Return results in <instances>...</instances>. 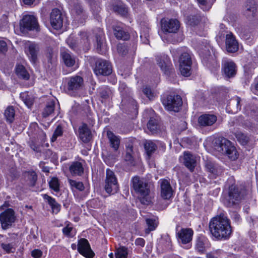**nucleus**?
<instances>
[{"label":"nucleus","mask_w":258,"mask_h":258,"mask_svg":"<svg viewBox=\"0 0 258 258\" xmlns=\"http://www.w3.org/2000/svg\"><path fill=\"white\" fill-rule=\"evenodd\" d=\"M210 233L217 240L229 239L232 232L230 220L224 214L212 218L209 223Z\"/></svg>","instance_id":"nucleus-1"},{"label":"nucleus","mask_w":258,"mask_h":258,"mask_svg":"<svg viewBox=\"0 0 258 258\" xmlns=\"http://www.w3.org/2000/svg\"><path fill=\"white\" fill-rule=\"evenodd\" d=\"M132 186L138 195L141 203L148 205L152 202L151 190L153 185L146 179L135 176L132 179Z\"/></svg>","instance_id":"nucleus-2"},{"label":"nucleus","mask_w":258,"mask_h":258,"mask_svg":"<svg viewBox=\"0 0 258 258\" xmlns=\"http://www.w3.org/2000/svg\"><path fill=\"white\" fill-rule=\"evenodd\" d=\"M216 144L217 146L218 151L225 154L231 160L234 161L238 158L239 154L235 147L232 145L230 141L226 138H219L217 140Z\"/></svg>","instance_id":"nucleus-3"},{"label":"nucleus","mask_w":258,"mask_h":258,"mask_svg":"<svg viewBox=\"0 0 258 258\" xmlns=\"http://www.w3.org/2000/svg\"><path fill=\"white\" fill-rule=\"evenodd\" d=\"M242 199L241 191L239 187L232 184L229 187L228 196L224 201V204L227 207L238 205Z\"/></svg>","instance_id":"nucleus-4"},{"label":"nucleus","mask_w":258,"mask_h":258,"mask_svg":"<svg viewBox=\"0 0 258 258\" xmlns=\"http://www.w3.org/2000/svg\"><path fill=\"white\" fill-rule=\"evenodd\" d=\"M104 189L109 195L116 194L119 190L117 177L114 172L110 169H106Z\"/></svg>","instance_id":"nucleus-5"},{"label":"nucleus","mask_w":258,"mask_h":258,"mask_svg":"<svg viewBox=\"0 0 258 258\" xmlns=\"http://www.w3.org/2000/svg\"><path fill=\"white\" fill-rule=\"evenodd\" d=\"M161 101L165 108L170 111H178L182 104L181 97L174 94L163 96Z\"/></svg>","instance_id":"nucleus-6"},{"label":"nucleus","mask_w":258,"mask_h":258,"mask_svg":"<svg viewBox=\"0 0 258 258\" xmlns=\"http://www.w3.org/2000/svg\"><path fill=\"white\" fill-rule=\"evenodd\" d=\"M221 70L223 75L227 78L234 77L237 73L236 64L227 57H224L222 60Z\"/></svg>","instance_id":"nucleus-7"},{"label":"nucleus","mask_w":258,"mask_h":258,"mask_svg":"<svg viewBox=\"0 0 258 258\" xmlns=\"http://www.w3.org/2000/svg\"><path fill=\"white\" fill-rule=\"evenodd\" d=\"M93 71L97 76H108L112 73V66L109 61L98 59L95 62Z\"/></svg>","instance_id":"nucleus-8"},{"label":"nucleus","mask_w":258,"mask_h":258,"mask_svg":"<svg viewBox=\"0 0 258 258\" xmlns=\"http://www.w3.org/2000/svg\"><path fill=\"white\" fill-rule=\"evenodd\" d=\"M20 29L25 30H39L37 20L33 15H27L23 17L20 23Z\"/></svg>","instance_id":"nucleus-9"},{"label":"nucleus","mask_w":258,"mask_h":258,"mask_svg":"<svg viewBox=\"0 0 258 258\" xmlns=\"http://www.w3.org/2000/svg\"><path fill=\"white\" fill-rule=\"evenodd\" d=\"M156 61L161 70L167 75H171L174 72L169 57L165 54L156 56Z\"/></svg>","instance_id":"nucleus-10"},{"label":"nucleus","mask_w":258,"mask_h":258,"mask_svg":"<svg viewBox=\"0 0 258 258\" xmlns=\"http://www.w3.org/2000/svg\"><path fill=\"white\" fill-rule=\"evenodd\" d=\"M84 86L83 78L78 75L70 77L68 81L67 87L70 93L77 92L83 88Z\"/></svg>","instance_id":"nucleus-11"},{"label":"nucleus","mask_w":258,"mask_h":258,"mask_svg":"<svg viewBox=\"0 0 258 258\" xmlns=\"http://www.w3.org/2000/svg\"><path fill=\"white\" fill-rule=\"evenodd\" d=\"M15 220V212L12 209H8L0 214V221L4 229L9 228Z\"/></svg>","instance_id":"nucleus-12"},{"label":"nucleus","mask_w":258,"mask_h":258,"mask_svg":"<svg viewBox=\"0 0 258 258\" xmlns=\"http://www.w3.org/2000/svg\"><path fill=\"white\" fill-rule=\"evenodd\" d=\"M161 23L162 30L164 33H175L180 27L179 22L176 19H162Z\"/></svg>","instance_id":"nucleus-13"},{"label":"nucleus","mask_w":258,"mask_h":258,"mask_svg":"<svg viewBox=\"0 0 258 258\" xmlns=\"http://www.w3.org/2000/svg\"><path fill=\"white\" fill-rule=\"evenodd\" d=\"M63 21V17L58 9H53L50 14V22L52 27L56 30L60 29Z\"/></svg>","instance_id":"nucleus-14"},{"label":"nucleus","mask_w":258,"mask_h":258,"mask_svg":"<svg viewBox=\"0 0 258 258\" xmlns=\"http://www.w3.org/2000/svg\"><path fill=\"white\" fill-rule=\"evenodd\" d=\"M78 251L87 258H92L95 254L91 249L88 241L85 238H81L78 243Z\"/></svg>","instance_id":"nucleus-15"},{"label":"nucleus","mask_w":258,"mask_h":258,"mask_svg":"<svg viewBox=\"0 0 258 258\" xmlns=\"http://www.w3.org/2000/svg\"><path fill=\"white\" fill-rule=\"evenodd\" d=\"M160 185V195L164 200H169L173 193V188L169 181L165 179H160L159 181Z\"/></svg>","instance_id":"nucleus-16"},{"label":"nucleus","mask_w":258,"mask_h":258,"mask_svg":"<svg viewBox=\"0 0 258 258\" xmlns=\"http://www.w3.org/2000/svg\"><path fill=\"white\" fill-rule=\"evenodd\" d=\"M244 15L248 18L255 17L258 13V4L254 0L247 1L244 8Z\"/></svg>","instance_id":"nucleus-17"},{"label":"nucleus","mask_w":258,"mask_h":258,"mask_svg":"<svg viewBox=\"0 0 258 258\" xmlns=\"http://www.w3.org/2000/svg\"><path fill=\"white\" fill-rule=\"evenodd\" d=\"M225 38L226 50L230 53H234L237 51L239 49V44L235 36L231 32H230L226 34Z\"/></svg>","instance_id":"nucleus-18"},{"label":"nucleus","mask_w":258,"mask_h":258,"mask_svg":"<svg viewBox=\"0 0 258 258\" xmlns=\"http://www.w3.org/2000/svg\"><path fill=\"white\" fill-rule=\"evenodd\" d=\"M217 117L214 114H204L198 118V123L200 126L204 127L213 125L217 121Z\"/></svg>","instance_id":"nucleus-19"},{"label":"nucleus","mask_w":258,"mask_h":258,"mask_svg":"<svg viewBox=\"0 0 258 258\" xmlns=\"http://www.w3.org/2000/svg\"><path fill=\"white\" fill-rule=\"evenodd\" d=\"M96 49L97 52L101 54L105 53L106 51V45L104 33L101 29H99L98 33L96 35Z\"/></svg>","instance_id":"nucleus-20"},{"label":"nucleus","mask_w":258,"mask_h":258,"mask_svg":"<svg viewBox=\"0 0 258 258\" xmlns=\"http://www.w3.org/2000/svg\"><path fill=\"white\" fill-rule=\"evenodd\" d=\"M121 106L122 109H128L132 112H137L138 109L137 102L130 96L123 97L122 99Z\"/></svg>","instance_id":"nucleus-21"},{"label":"nucleus","mask_w":258,"mask_h":258,"mask_svg":"<svg viewBox=\"0 0 258 258\" xmlns=\"http://www.w3.org/2000/svg\"><path fill=\"white\" fill-rule=\"evenodd\" d=\"M79 134L80 139L85 143H88L92 139V135L87 124L83 123L79 127Z\"/></svg>","instance_id":"nucleus-22"},{"label":"nucleus","mask_w":258,"mask_h":258,"mask_svg":"<svg viewBox=\"0 0 258 258\" xmlns=\"http://www.w3.org/2000/svg\"><path fill=\"white\" fill-rule=\"evenodd\" d=\"M183 163L190 171H194L197 164L196 156L189 152H184L183 154Z\"/></svg>","instance_id":"nucleus-23"},{"label":"nucleus","mask_w":258,"mask_h":258,"mask_svg":"<svg viewBox=\"0 0 258 258\" xmlns=\"http://www.w3.org/2000/svg\"><path fill=\"white\" fill-rule=\"evenodd\" d=\"M39 50V45L35 43H31L28 45L27 54L33 63H35L37 60V55Z\"/></svg>","instance_id":"nucleus-24"},{"label":"nucleus","mask_w":258,"mask_h":258,"mask_svg":"<svg viewBox=\"0 0 258 258\" xmlns=\"http://www.w3.org/2000/svg\"><path fill=\"white\" fill-rule=\"evenodd\" d=\"M114 34L118 39L127 40L130 38V34L123 28L122 24L113 26Z\"/></svg>","instance_id":"nucleus-25"},{"label":"nucleus","mask_w":258,"mask_h":258,"mask_svg":"<svg viewBox=\"0 0 258 258\" xmlns=\"http://www.w3.org/2000/svg\"><path fill=\"white\" fill-rule=\"evenodd\" d=\"M193 231L190 228H182L177 233L178 237L183 244L189 242L192 239Z\"/></svg>","instance_id":"nucleus-26"},{"label":"nucleus","mask_w":258,"mask_h":258,"mask_svg":"<svg viewBox=\"0 0 258 258\" xmlns=\"http://www.w3.org/2000/svg\"><path fill=\"white\" fill-rule=\"evenodd\" d=\"M241 99L236 96L232 98L226 106V109L230 113H236L241 109Z\"/></svg>","instance_id":"nucleus-27"},{"label":"nucleus","mask_w":258,"mask_h":258,"mask_svg":"<svg viewBox=\"0 0 258 258\" xmlns=\"http://www.w3.org/2000/svg\"><path fill=\"white\" fill-rule=\"evenodd\" d=\"M84 170L82 164L79 161L72 162L69 167V171L73 176H81Z\"/></svg>","instance_id":"nucleus-28"},{"label":"nucleus","mask_w":258,"mask_h":258,"mask_svg":"<svg viewBox=\"0 0 258 258\" xmlns=\"http://www.w3.org/2000/svg\"><path fill=\"white\" fill-rule=\"evenodd\" d=\"M61 56L64 64L68 67H71L75 65L76 60L73 55H72L68 50H61Z\"/></svg>","instance_id":"nucleus-29"},{"label":"nucleus","mask_w":258,"mask_h":258,"mask_svg":"<svg viewBox=\"0 0 258 258\" xmlns=\"http://www.w3.org/2000/svg\"><path fill=\"white\" fill-rule=\"evenodd\" d=\"M44 54L47 62L51 66L55 64L56 61V53L52 46H47L44 50Z\"/></svg>","instance_id":"nucleus-30"},{"label":"nucleus","mask_w":258,"mask_h":258,"mask_svg":"<svg viewBox=\"0 0 258 258\" xmlns=\"http://www.w3.org/2000/svg\"><path fill=\"white\" fill-rule=\"evenodd\" d=\"M42 196L43 199L50 206L53 212L57 213L59 212L61 206L55 201V199L47 194H43Z\"/></svg>","instance_id":"nucleus-31"},{"label":"nucleus","mask_w":258,"mask_h":258,"mask_svg":"<svg viewBox=\"0 0 258 258\" xmlns=\"http://www.w3.org/2000/svg\"><path fill=\"white\" fill-rule=\"evenodd\" d=\"M107 136L108 138L110 147L114 151H116L118 149L120 144L119 138L110 131H107Z\"/></svg>","instance_id":"nucleus-32"},{"label":"nucleus","mask_w":258,"mask_h":258,"mask_svg":"<svg viewBox=\"0 0 258 258\" xmlns=\"http://www.w3.org/2000/svg\"><path fill=\"white\" fill-rule=\"evenodd\" d=\"M98 92L100 100L102 103H104L109 100L111 95V90L106 86L100 88L98 90Z\"/></svg>","instance_id":"nucleus-33"},{"label":"nucleus","mask_w":258,"mask_h":258,"mask_svg":"<svg viewBox=\"0 0 258 258\" xmlns=\"http://www.w3.org/2000/svg\"><path fill=\"white\" fill-rule=\"evenodd\" d=\"M144 148L148 159L156 151L157 149L156 144L151 140H146L144 143Z\"/></svg>","instance_id":"nucleus-34"},{"label":"nucleus","mask_w":258,"mask_h":258,"mask_svg":"<svg viewBox=\"0 0 258 258\" xmlns=\"http://www.w3.org/2000/svg\"><path fill=\"white\" fill-rule=\"evenodd\" d=\"M208 246V241L205 236H201L198 238L196 244V248L199 252L204 253L206 251V247Z\"/></svg>","instance_id":"nucleus-35"},{"label":"nucleus","mask_w":258,"mask_h":258,"mask_svg":"<svg viewBox=\"0 0 258 258\" xmlns=\"http://www.w3.org/2000/svg\"><path fill=\"white\" fill-rule=\"evenodd\" d=\"M146 223L147 228L145 229L146 234H149L150 232L155 230L157 227L159 222L157 218H151L146 219Z\"/></svg>","instance_id":"nucleus-36"},{"label":"nucleus","mask_w":258,"mask_h":258,"mask_svg":"<svg viewBox=\"0 0 258 258\" xmlns=\"http://www.w3.org/2000/svg\"><path fill=\"white\" fill-rule=\"evenodd\" d=\"M15 71L17 75L21 79L28 80L30 78L29 74L23 65L19 64L17 66Z\"/></svg>","instance_id":"nucleus-37"},{"label":"nucleus","mask_w":258,"mask_h":258,"mask_svg":"<svg viewBox=\"0 0 258 258\" xmlns=\"http://www.w3.org/2000/svg\"><path fill=\"white\" fill-rule=\"evenodd\" d=\"M25 176L27 178L28 184L31 186L35 185L37 180V175L34 171H29L25 172Z\"/></svg>","instance_id":"nucleus-38"},{"label":"nucleus","mask_w":258,"mask_h":258,"mask_svg":"<svg viewBox=\"0 0 258 258\" xmlns=\"http://www.w3.org/2000/svg\"><path fill=\"white\" fill-rule=\"evenodd\" d=\"M20 97L29 108H31L33 105L34 101V98L32 95H29L28 92L21 93Z\"/></svg>","instance_id":"nucleus-39"},{"label":"nucleus","mask_w":258,"mask_h":258,"mask_svg":"<svg viewBox=\"0 0 258 258\" xmlns=\"http://www.w3.org/2000/svg\"><path fill=\"white\" fill-rule=\"evenodd\" d=\"M4 114L8 122L9 123L13 122L15 115L14 108L11 106L8 107L5 110Z\"/></svg>","instance_id":"nucleus-40"},{"label":"nucleus","mask_w":258,"mask_h":258,"mask_svg":"<svg viewBox=\"0 0 258 258\" xmlns=\"http://www.w3.org/2000/svg\"><path fill=\"white\" fill-rule=\"evenodd\" d=\"M55 107V102L53 101H51L47 102L46 107L42 112V116L46 117L51 115L54 111Z\"/></svg>","instance_id":"nucleus-41"},{"label":"nucleus","mask_w":258,"mask_h":258,"mask_svg":"<svg viewBox=\"0 0 258 258\" xmlns=\"http://www.w3.org/2000/svg\"><path fill=\"white\" fill-rule=\"evenodd\" d=\"M64 235L68 237H73L76 234V230L71 223H68L62 230Z\"/></svg>","instance_id":"nucleus-42"},{"label":"nucleus","mask_w":258,"mask_h":258,"mask_svg":"<svg viewBox=\"0 0 258 258\" xmlns=\"http://www.w3.org/2000/svg\"><path fill=\"white\" fill-rule=\"evenodd\" d=\"M206 167L207 171L213 175H218L221 172V169L218 168L217 165L210 161L206 163Z\"/></svg>","instance_id":"nucleus-43"},{"label":"nucleus","mask_w":258,"mask_h":258,"mask_svg":"<svg viewBox=\"0 0 258 258\" xmlns=\"http://www.w3.org/2000/svg\"><path fill=\"white\" fill-rule=\"evenodd\" d=\"M147 127L152 134L155 133L158 127L157 120L154 118H151L147 123Z\"/></svg>","instance_id":"nucleus-44"},{"label":"nucleus","mask_w":258,"mask_h":258,"mask_svg":"<svg viewBox=\"0 0 258 258\" xmlns=\"http://www.w3.org/2000/svg\"><path fill=\"white\" fill-rule=\"evenodd\" d=\"M127 248L124 246L119 247L115 252V258H127Z\"/></svg>","instance_id":"nucleus-45"},{"label":"nucleus","mask_w":258,"mask_h":258,"mask_svg":"<svg viewBox=\"0 0 258 258\" xmlns=\"http://www.w3.org/2000/svg\"><path fill=\"white\" fill-rule=\"evenodd\" d=\"M235 137L237 141L243 145H246L249 141V137L241 132L236 133Z\"/></svg>","instance_id":"nucleus-46"},{"label":"nucleus","mask_w":258,"mask_h":258,"mask_svg":"<svg viewBox=\"0 0 258 258\" xmlns=\"http://www.w3.org/2000/svg\"><path fill=\"white\" fill-rule=\"evenodd\" d=\"M133 154V147L131 145H128L126 148V154L124 157L125 160L132 164L134 160Z\"/></svg>","instance_id":"nucleus-47"},{"label":"nucleus","mask_w":258,"mask_h":258,"mask_svg":"<svg viewBox=\"0 0 258 258\" xmlns=\"http://www.w3.org/2000/svg\"><path fill=\"white\" fill-rule=\"evenodd\" d=\"M201 21V17L199 16H189L186 18V23L188 25L195 26L198 25Z\"/></svg>","instance_id":"nucleus-48"},{"label":"nucleus","mask_w":258,"mask_h":258,"mask_svg":"<svg viewBox=\"0 0 258 258\" xmlns=\"http://www.w3.org/2000/svg\"><path fill=\"white\" fill-rule=\"evenodd\" d=\"M2 248L7 253H14L15 251V244L12 243H2L1 244Z\"/></svg>","instance_id":"nucleus-49"},{"label":"nucleus","mask_w":258,"mask_h":258,"mask_svg":"<svg viewBox=\"0 0 258 258\" xmlns=\"http://www.w3.org/2000/svg\"><path fill=\"white\" fill-rule=\"evenodd\" d=\"M69 182L72 188H76L79 191H83L84 190L85 187L83 182L80 181H77L73 179H69Z\"/></svg>","instance_id":"nucleus-50"},{"label":"nucleus","mask_w":258,"mask_h":258,"mask_svg":"<svg viewBox=\"0 0 258 258\" xmlns=\"http://www.w3.org/2000/svg\"><path fill=\"white\" fill-rule=\"evenodd\" d=\"M70 5L73 7V11L78 16H80L83 13V9L82 6L78 2H70Z\"/></svg>","instance_id":"nucleus-51"},{"label":"nucleus","mask_w":258,"mask_h":258,"mask_svg":"<svg viewBox=\"0 0 258 258\" xmlns=\"http://www.w3.org/2000/svg\"><path fill=\"white\" fill-rule=\"evenodd\" d=\"M63 133V130L62 125L61 124L57 125L51 139V142H55L58 137L62 136Z\"/></svg>","instance_id":"nucleus-52"},{"label":"nucleus","mask_w":258,"mask_h":258,"mask_svg":"<svg viewBox=\"0 0 258 258\" xmlns=\"http://www.w3.org/2000/svg\"><path fill=\"white\" fill-rule=\"evenodd\" d=\"M179 64L184 65V64H191V60L189 54L187 53H183L181 54L179 58Z\"/></svg>","instance_id":"nucleus-53"},{"label":"nucleus","mask_w":258,"mask_h":258,"mask_svg":"<svg viewBox=\"0 0 258 258\" xmlns=\"http://www.w3.org/2000/svg\"><path fill=\"white\" fill-rule=\"evenodd\" d=\"M191 65L189 64H179V70L181 74L184 76H189L190 75Z\"/></svg>","instance_id":"nucleus-54"},{"label":"nucleus","mask_w":258,"mask_h":258,"mask_svg":"<svg viewBox=\"0 0 258 258\" xmlns=\"http://www.w3.org/2000/svg\"><path fill=\"white\" fill-rule=\"evenodd\" d=\"M49 185L50 188L54 191L58 192L59 190V183L57 177H52L49 182Z\"/></svg>","instance_id":"nucleus-55"},{"label":"nucleus","mask_w":258,"mask_h":258,"mask_svg":"<svg viewBox=\"0 0 258 258\" xmlns=\"http://www.w3.org/2000/svg\"><path fill=\"white\" fill-rule=\"evenodd\" d=\"M91 9L92 11L93 14L95 18L98 21H99L100 17L99 16L98 14L101 11V8L97 4L93 3L91 4Z\"/></svg>","instance_id":"nucleus-56"},{"label":"nucleus","mask_w":258,"mask_h":258,"mask_svg":"<svg viewBox=\"0 0 258 258\" xmlns=\"http://www.w3.org/2000/svg\"><path fill=\"white\" fill-rule=\"evenodd\" d=\"M115 11L121 15H125L127 13V8L123 6H117L114 7Z\"/></svg>","instance_id":"nucleus-57"},{"label":"nucleus","mask_w":258,"mask_h":258,"mask_svg":"<svg viewBox=\"0 0 258 258\" xmlns=\"http://www.w3.org/2000/svg\"><path fill=\"white\" fill-rule=\"evenodd\" d=\"M143 92L149 99L151 100L153 98L154 94L152 93L151 88L146 87L143 89Z\"/></svg>","instance_id":"nucleus-58"},{"label":"nucleus","mask_w":258,"mask_h":258,"mask_svg":"<svg viewBox=\"0 0 258 258\" xmlns=\"http://www.w3.org/2000/svg\"><path fill=\"white\" fill-rule=\"evenodd\" d=\"M117 51L122 55H125L127 53L126 46L123 44H120L117 46Z\"/></svg>","instance_id":"nucleus-59"},{"label":"nucleus","mask_w":258,"mask_h":258,"mask_svg":"<svg viewBox=\"0 0 258 258\" xmlns=\"http://www.w3.org/2000/svg\"><path fill=\"white\" fill-rule=\"evenodd\" d=\"M42 255V251L38 249H35L31 252V256L34 258H40Z\"/></svg>","instance_id":"nucleus-60"},{"label":"nucleus","mask_w":258,"mask_h":258,"mask_svg":"<svg viewBox=\"0 0 258 258\" xmlns=\"http://www.w3.org/2000/svg\"><path fill=\"white\" fill-rule=\"evenodd\" d=\"M8 49L7 44L4 41H0V52L5 53Z\"/></svg>","instance_id":"nucleus-61"},{"label":"nucleus","mask_w":258,"mask_h":258,"mask_svg":"<svg viewBox=\"0 0 258 258\" xmlns=\"http://www.w3.org/2000/svg\"><path fill=\"white\" fill-rule=\"evenodd\" d=\"M205 53L204 50H201L200 52V55L201 57H203V59H208L209 57L210 56V52L209 50H205Z\"/></svg>","instance_id":"nucleus-62"},{"label":"nucleus","mask_w":258,"mask_h":258,"mask_svg":"<svg viewBox=\"0 0 258 258\" xmlns=\"http://www.w3.org/2000/svg\"><path fill=\"white\" fill-rule=\"evenodd\" d=\"M39 167L42 169V171L45 173L49 172V168L47 166H45V163L43 162H41L39 163Z\"/></svg>","instance_id":"nucleus-63"},{"label":"nucleus","mask_w":258,"mask_h":258,"mask_svg":"<svg viewBox=\"0 0 258 258\" xmlns=\"http://www.w3.org/2000/svg\"><path fill=\"white\" fill-rule=\"evenodd\" d=\"M145 243V241L143 238H138L135 241V244L137 245L144 246Z\"/></svg>","instance_id":"nucleus-64"}]
</instances>
